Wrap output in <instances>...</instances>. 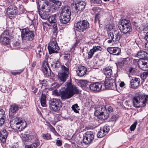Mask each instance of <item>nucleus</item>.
<instances>
[{
  "label": "nucleus",
  "mask_w": 148,
  "mask_h": 148,
  "mask_svg": "<svg viewBox=\"0 0 148 148\" xmlns=\"http://www.w3.org/2000/svg\"><path fill=\"white\" fill-rule=\"evenodd\" d=\"M87 71V69L86 67L84 66H80L78 67L76 72L78 76L82 77L86 74Z\"/></svg>",
  "instance_id": "23"
},
{
  "label": "nucleus",
  "mask_w": 148,
  "mask_h": 148,
  "mask_svg": "<svg viewBox=\"0 0 148 148\" xmlns=\"http://www.w3.org/2000/svg\"><path fill=\"white\" fill-rule=\"evenodd\" d=\"M102 130L106 135L109 131L110 129L108 126H105L102 129Z\"/></svg>",
  "instance_id": "46"
},
{
  "label": "nucleus",
  "mask_w": 148,
  "mask_h": 148,
  "mask_svg": "<svg viewBox=\"0 0 148 148\" xmlns=\"http://www.w3.org/2000/svg\"><path fill=\"white\" fill-rule=\"evenodd\" d=\"M21 136L22 139L24 143H25L26 144H27V143L30 141L31 140L35 139L36 138L35 136L24 134L22 135Z\"/></svg>",
  "instance_id": "19"
},
{
  "label": "nucleus",
  "mask_w": 148,
  "mask_h": 148,
  "mask_svg": "<svg viewBox=\"0 0 148 148\" xmlns=\"http://www.w3.org/2000/svg\"><path fill=\"white\" fill-rule=\"evenodd\" d=\"M7 135L8 133L5 129H2L0 132V140L3 144L5 142Z\"/></svg>",
  "instance_id": "24"
},
{
  "label": "nucleus",
  "mask_w": 148,
  "mask_h": 148,
  "mask_svg": "<svg viewBox=\"0 0 148 148\" xmlns=\"http://www.w3.org/2000/svg\"><path fill=\"white\" fill-rule=\"evenodd\" d=\"M113 111L112 108L110 106H108L101 114L97 116L98 118L99 119H106L109 117V114Z\"/></svg>",
  "instance_id": "12"
},
{
  "label": "nucleus",
  "mask_w": 148,
  "mask_h": 148,
  "mask_svg": "<svg viewBox=\"0 0 148 148\" xmlns=\"http://www.w3.org/2000/svg\"><path fill=\"white\" fill-rule=\"evenodd\" d=\"M148 99V95L145 96L139 95L134 97L133 99L134 106L136 108L143 107L145 106Z\"/></svg>",
  "instance_id": "4"
},
{
  "label": "nucleus",
  "mask_w": 148,
  "mask_h": 148,
  "mask_svg": "<svg viewBox=\"0 0 148 148\" xmlns=\"http://www.w3.org/2000/svg\"><path fill=\"white\" fill-rule=\"evenodd\" d=\"M53 25H52L53 26V29H54V31L53 32L54 33H57V27L56 23H53Z\"/></svg>",
  "instance_id": "49"
},
{
  "label": "nucleus",
  "mask_w": 148,
  "mask_h": 148,
  "mask_svg": "<svg viewBox=\"0 0 148 148\" xmlns=\"http://www.w3.org/2000/svg\"><path fill=\"white\" fill-rule=\"evenodd\" d=\"M137 56L141 59H147L148 58V54L143 50H140L138 52Z\"/></svg>",
  "instance_id": "26"
},
{
  "label": "nucleus",
  "mask_w": 148,
  "mask_h": 148,
  "mask_svg": "<svg viewBox=\"0 0 148 148\" xmlns=\"http://www.w3.org/2000/svg\"><path fill=\"white\" fill-rule=\"evenodd\" d=\"M118 26L120 31L114 30L112 32L108 33L109 40L107 41L109 43H112L115 45L119 43L121 38H126L129 36L132 29L129 20L123 19L119 22Z\"/></svg>",
  "instance_id": "1"
},
{
  "label": "nucleus",
  "mask_w": 148,
  "mask_h": 148,
  "mask_svg": "<svg viewBox=\"0 0 148 148\" xmlns=\"http://www.w3.org/2000/svg\"><path fill=\"white\" fill-rule=\"evenodd\" d=\"M49 128L51 130V131L54 133L55 134H57V133L56 132L55 128L53 127V126L51 125H50L49 126Z\"/></svg>",
  "instance_id": "55"
},
{
  "label": "nucleus",
  "mask_w": 148,
  "mask_h": 148,
  "mask_svg": "<svg viewBox=\"0 0 148 148\" xmlns=\"http://www.w3.org/2000/svg\"><path fill=\"white\" fill-rule=\"evenodd\" d=\"M92 49L95 52L101 51L103 50V48L100 45H94Z\"/></svg>",
  "instance_id": "37"
},
{
  "label": "nucleus",
  "mask_w": 148,
  "mask_h": 148,
  "mask_svg": "<svg viewBox=\"0 0 148 148\" xmlns=\"http://www.w3.org/2000/svg\"><path fill=\"white\" fill-rule=\"evenodd\" d=\"M62 72L58 74V79L62 83L65 82L67 78L68 77L69 70L68 67H66L65 66H61Z\"/></svg>",
  "instance_id": "11"
},
{
  "label": "nucleus",
  "mask_w": 148,
  "mask_h": 148,
  "mask_svg": "<svg viewBox=\"0 0 148 148\" xmlns=\"http://www.w3.org/2000/svg\"><path fill=\"white\" fill-rule=\"evenodd\" d=\"M70 16L61 15L60 17V20L61 23L65 24L68 23L70 20Z\"/></svg>",
  "instance_id": "31"
},
{
  "label": "nucleus",
  "mask_w": 148,
  "mask_h": 148,
  "mask_svg": "<svg viewBox=\"0 0 148 148\" xmlns=\"http://www.w3.org/2000/svg\"><path fill=\"white\" fill-rule=\"evenodd\" d=\"M20 108L18 105L16 104H13L10 106L9 110V115L10 116H13L16 112Z\"/></svg>",
  "instance_id": "18"
},
{
  "label": "nucleus",
  "mask_w": 148,
  "mask_h": 148,
  "mask_svg": "<svg viewBox=\"0 0 148 148\" xmlns=\"http://www.w3.org/2000/svg\"><path fill=\"white\" fill-rule=\"evenodd\" d=\"M130 58V59L129 60H131L132 61H133V63L134 64H136L137 63V64H138V60L137 59H133L132 58Z\"/></svg>",
  "instance_id": "57"
},
{
  "label": "nucleus",
  "mask_w": 148,
  "mask_h": 148,
  "mask_svg": "<svg viewBox=\"0 0 148 148\" xmlns=\"http://www.w3.org/2000/svg\"><path fill=\"white\" fill-rule=\"evenodd\" d=\"M71 14L70 8L68 6H64L62 8L60 15L70 16Z\"/></svg>",
  "instance_id": "27"
},
{
  "label": "nucleus",
  "mask_w": 148,
  "mask_h": 148,
  "mask_svg": "<svg viewBox=\"0 0 148 148\" xmlns=\"http://www.w3.org/2000/svg\"><path fill=\"white\" fill-rule=\"evenodd\" d=\"M137 123L136 121L135 122L134 124L132 125L130 127V130L131 131H134L135 129Z\"/></svg>",
  "instance_id": "47"
},
{
  "label": "nucleus",
  "mask_w": 148,
  "mask_h": 148,
  "mask_svg": "<svg viewBox=\"0 0 148 148\" xmlns=\"http://www.w3.org/2000/svg\"><path fill=\"white\" fill-rule=\"evenodd\" d=\"M6 12L9 16L16 14L17 13V8L15 6H10L7 9Z\"/></svg>",
  "instance_id": "22"
},
{
  "label": "nucleus",
  "mask_w": 148,
  "mask_h": 148,
  "mask_svg": "<svg viewBox=\"0 0 148 148\" xmlns=\"http://www.w3.org/2000/svg\"><path fill=\"white\" fill-rule=\"evenodd\" d=\"M78 42H76L74 44L72 48H74L78 44Z\"/></svg>",
  "instance_id": "64"
},
{
  "label": "nucleus",
  "mask_w": 148,
  "mask_h": 148,
  "mask_svg": "<svg viewBox=\"0 0 148 148\" xmlns=\"http://www.w3.org/2000/svg\"><path fill=\"white\" fill-rule=\"evenodd\" d=\"M120 86L121 87H123L125 85V83L123 82H121L120 84Z\"/></svg>",
  "instance_id": "63"
},
{
  "label": "nucleus",
  "mask_w": 148,
  "mask_h": 148,
  "mask_svg": "<svg viewBox=\"0 0 148 148\" xmlns=\"http://www.w3.org/2000/svg\"><path fill=\"white\" fill-rule=\"evenodd\" d=\"M102 3V1L101 0H96L95 4H99Z\"/></svg>",
  "instance_id": "62"
},
{
  "label": "nucleus",
  "mask_w": 148,
  "mask_h": 148,
  "mask_svg": "<svg viewBox=\"0 0 148 148\" xmlns=\"http://www.w3.org/2000/svg\"><path fill=\"white\" fill-rule=\"evenodd\" d=\"M48 1L47 0H38V9L40 17L42 19H47L50 15L51 8L48 7Z\"/></svg>",
  "instance_id": "2"
},
{
  "label": "nucleus",
  "mask_w": 148,
  "mask_h": 148,
  "mask_svg": "<svg viewBox=\"0 0 148 148\" xmlns=\"http://www.w3.org/2000/svg\"><path fill=\"white\" fill-rule=\"evenodd\" d=\"M0 117H5V112L2 109H0Z\"/></svg>",
  "instance_id": "51"
},
{
  "label": "nucleus",
  "mask_w": 148,
  "mask_h": 148,
  "mask_svg": "<svg viewBox=\"0 0 148 148\" xmlns=\"http://www.w3.org/2000/svg\"><path fill=\"white\" fill-rule=\"evenodd\" d=\"M41 70L44 74L45 77H48L51 74L50 69L49 68L48 63L44 62L41 67Z\"/></svg>",
  "instance_id": "14"
},
{
  "label": "nucleus",
  "mask_w": 148,
  "mask_h": 148,
  "mask_svg": "<svg viewBox=\"0 0 148 148\" xmlns=\"http://www.w3.org/2000/svg\"><path fill=\"white\" fill-rule=\"evenodd\" d=\"M145 49L146 50H148V42H146L145 44Z\"/></svg>",
  "instance_id": "60"
},
{
  "label": "nucleus",
  "mask_w": 148,
  "mask_h": 148,
  "mask_svg": "<svg viewBox=\"0 0 148 148\" xmlns=\"http://www.w3.org/2000/svg\"><path fill=\"white\" fill-rule=\"evenodd\" d=\"M56 144L58 146H60L62 145V141L60 140H57L56 142Z\"/></svg>",
  "instance_id": "56"
},
{
  "label": "nucleus",
  "mask_w": 148,
  "mask_h": 148,
  "mask_svg": "<svg viewBox=\"0 0 148 148\" xmlns=\"http://www.w3.org/2000/svg\"><path fill=\"white\" fill-rule=\"evenodd\" d=\"M71 108L72 110L74 111V112L76 113H79V106H78L77 104H75L73 105Z\"/></svg>",
  "instance_id": "38"
},
{
  "label": "nucleus",
  "mask_w": 148,
  "mask_h": 148,
  "mask_svg": "<svg viewBox=\"0 0 148 148\" xmlns=\"http://www.w3.org/2000/svg\"><path fill=\"white\" fill-rule=\"evenodd\" d=\"M47 48L50 54L58 52L60 48L58 45L56 38H53L52 39Z\"/></svg>",
  "instance_id": "8"
},
{
  "label": "nucleus",
  "mask_w": 148,
  "mask_h": 148,
  "mask_svg": "<svg viewBox=\"0 0 148 148\" xmlns=\"http://www.w3.org/2000/svg\"><path fill=\"white\" fill-rule=\"evenodd\" d=\"M138 66L142 70L146 71L148 70V63L144 59H140L138 61Z\"/></svg>",
  "instance_id": "15"
},
{
  "label": "nucleus",
  "mask_w": 148,
  "mask_h": 148,
  "mask_svg": "<svg viewBox=\"0 0 148 148\" xmlns=\"http://www.w3.org/2000/svg\"><path fill=\"white\" fill-rule=\"evenodd\" d=\"M140 82L139 78L133 77L130 82V87L131 88L136 89L138 86Z\"/></svg>",
  "instance_id": "20"
},
{
  "label": "nucleus",
  "mask_w": 148,
  "mask_h": 148,
  "mask_svg": "<svg viewBox=\"0 0 148 148\" xmlns=\"http://www.w3.org/2000/svg\"><path fill=\"white\" fill-rule=\"evenodd\" d=\"M9 34L7 30L5 31L2 33L0 36V38H9Z\"/></svg>",
  "instance_id": "39"
},
{
  "label": "nucleus",
  "mask_w": 148,
  "mask_h": 148,
  "mask_svg": "<svg viewBox=\"0 0 148 148\" xmlns=\"http://www.w3.org/2000/svg\"><path fill=\"white\" fill-rule=\"evenodd\" d=\"M148 76V72H144L141 74L140 77L142 80V83H143L145 81V79Z\"/></svg>",
  "instance_id": "36"
},
{
  "label": "nucleus",
  "mask_w": 148,
  "mask_h": 148,
  "mask_svg": "<svg viewBox=\"0 0 148 148\" xmlns=\"http://www.w3.org/2000/svg\"><path fill=\"white\" fill-rule=\"evenodd\" d=\"M14 123V128L20 131L25 129L27 125V123L25 121L23 120L21 118L18 117L12 120L11 123Z\"/></svg>",
  "instance_id": "6"
},
{
  "label": "nucleus",
  "mask_w": 148,
  "mask_h": 148,
  "mask_svg": "<svg viewBox=\"0 0 148 148\" xmlns=\"http://www.w3.org/2000/svg\"><path fill=\"white\" fill-rule=\"evenodd\" d=\"M38 146V144L35 143L30 145L26 146L25 148H36Z\"/></svg>",
  "instance_id": "44"
},
{
  "label": "nucleus",
  "mask_w": 148,
  "mask_h": 148,
  "mask_svg": "<svg viewBox=\"0 0 148 148\" xmlns=\"http://www.w3.org/2000/svg\"><path fill=\"white\" fill-rule=\"evenodd\" d=\"M42 136L43 139L47 140H49L51 139V135L49 133L46 134H42Z\"/></svg>",
  "instance_id": "41"
},
{
  "label": "nucleus",
  "mask_w": 148,
  "mask_h": 148,
  "mask_svg": "<svg viewBox=\"0 0 148 148\" xmlns=\"http://www.w3.org/2000/svg\"><path fill=\"white\" fill-rule=\"evenodd\" d=\"M89 27V23L86 20L78 22L76 24V30L79 32H84Z\"/></svg>",
  "instance_id": "9"
},
{
  "label": "nucleus",
  "mask_w": 148,
  "mask_h": 148,
  "mask_svg": "<svg viewBox=\"0 0 148 148\" xmlns=\"http://www.w3.org/2000/svg\"><path fill=\"white\" fill-rule=\"evenodd\" d=\"M0 42L3 45H8L9 44L10 40L9 38H0Z\"/></svg>",
  "instance_id": "34"
},
{
  "label": "nucleus",
  "mask_w": 148,
  "mask_h": 148,
  "mask_svg": "<svg viewBox=\"0 0 148 148\" xmlns=\"http://www.w3.org/2000/svg\"><path fill=\"white\" fill-rule=\"evenodd\" d=\"M103 84L99 82H95L90 84L89 88L92 91H99L100 90H103L104 88H102Z\"/></svg>",
  "instance_id": "13"
},
{
  "label": "nucleus",
  "mask_w": 148,
  "mask_h": 148,
  "mask_svg": "<svg viewBox=\"0 0 148 148\" xmlns=\"http://www.w3.org/2000/svg\"><path fill=\"white\" fill-rule=\"evenodd\" d=\"M53 87L55 88H58L60 86V85L58 84H55L53 85Z\"/></svg>",
  "instance_id": "58"
},
{
  "label": "nucleus",
  "mask_w": 148,
  "mask_h": 148,
  "mask_svg": "<svg viewBox=\"0 0 148 148\" xmlns=\"http://www.w3.org/2000/svg\"><path fill=\"white\" fill-rule=\"evenodd\" d=\"M100 18L99 14H97L95 16V22H97V21L99 22V19Z\"/></svg>",
  "instance_id": "54"
},
{
  "label": "nucleus",
  "mask_w": 148,
  "mask_h": 148,
  "mask_svg": "<svg viewBox=\"0 0 148 148\" xmlns=\"http://www.w3.org/2000/svg\"><path fill=\"white\" fill-rule=\"evenodd\" d=\"M94 138V134L91 131L87 132L84 135L83 142L86 145L90 144Z\"/></svg>",
  "instance_id": "10"
},
{
  "label": "nucleus",
  "mask_w": 148,
  "mask_h": 148,
  "mask_svg": "<svg viewBox=\"0 0 148 148\" xmlns=\"http://www.w3.org/2000/svg\"><path fill=\"white\" fill-rule=\"evenodd\" d=\"M130 59L129 58H121L119 59L117 63H116L117 67L121 68L122 67L126 61Z\"/></svg>",
  "instance_id": "30"
},
{
  "label": "nucleus",
  "mask_w": 148,
  "mask_h": 148,
  "mask_svg": "<svg viewBox=\"0 0 148 148\" xmlns=\"http://www.w3.org/2000/svg\"><path fill=\"white\" fill-rule=\"evenodd\" d=\"M46 96L45 95L42 94L40 98V103L41 106L43 107H46L47 106L46 104Z\"/></svg>",
  "instance_id": "33"
},
{
  "label": "nucleus",
  "mask_w": 148,
  "mask_h": 148,
  "mask_svg": "<svg viewBox=\"0 0 148 148\" xmlns=\"http://www.w3.org/2000/svg\"><path fill=\"white\" fill-rule=\"evenodd\" d=\"M11 45L15 49L19 47V43L16 41H12L11 43Z\"/></svg>",
  "instance_id": "40"
},
{
  "label": "nucleus",
  "mask_w": 148,
  "mask_h": 148,
  "mask_svg": "<svg viewBox=\"0 0 148 148\" xmlns=\"http://www.w3.org/2000/svg\"><path fill=\"white\" fill-rule=\"evenodd\" d=\"M90 83L87 81L84 80H80L79 82V85L83 89L86 90L89 87L90 84Z\"/></svg>",
  "instance_id": "28"
},
{
  "label": "nucleus",
  "mask_w": 148,
  "mask_h": 148,
  "mask_svg": "<svg viewBox=\"0 0 148 148\" xmlns=\"http://www.w3.org/2000/svg\"><path fill=\"white\" fill-rule=\"evenodd\" d=\"M23 71V70H19L18 72H11V73L12 75H17L20 74V73Z\"/></svg>",
  "instance_id": "53"
},
{
  "label": "nucleus",
  "mask_w": 148,
  "mask_h": 148,
  "mask_svg": "<svg viewBox=\"0 0 148 148\" xmlns=\"http://www.w3.org/2000/svg\"><path fill=\"white\" fill-rule=\"evenodd\" d=\"M115 83H113V81L111 82V81L109 80H107L104 82V84L103 85L106 89H113L114 88V86H115Z\"/></svg>",
  "instance_id": "25"
},
{
  "label": "nucleus",
  "mask_w": 148,
  "mask_h": 148,
  "mask_svg": "<svg viewBox=\"0 0 148 148\" xmlns=\"http://www.w3.org/2000/svg\"><path fill=\"white\" fill-rule=\"evenodd\" d=\"M107 50L110 54L118 56L121 53L120 49L117 47H108Z\"/></svg>",
  "instance_id": "17"
},
{
  "label": "nucleus",
  "mask_w": 148,
  "mask_h": 148,
  "mask_svg": "<svg viewBox=\"0 0 148 148\" xmlns=\"http://www.w3.org/2000/svg\"><path fill=\"white\" fill-rule=\"evenodd\" d=\"M144 38L145 40H146L148 42V32L146 33Z\"/></svg>",
  "instance_id": "61"
},
{
  "label": "nucleus",
  "mask_w": 148,
  "mask_h": 148,
  "mask_svg": "<svg viewBox=\"0 0 148 148\" xmlns=\"http://www.w3.org/2000/svg\"><path fill=\"white\" fill-rule=\"evenodd\" d=\"M86 5L85 2L83 1H80L76 3L75 10H76V11H76V12L78 13V11L80 12L83 11Z\"/></svg>",
  "instance_id": "21"
},
{
  "label": "nucleus",
  "mask_w": 148,
  "mask_h": 148,
  "mask_svg": "<svg viewBox=\"0 0 148 148\" xmlns=\"http://www.w3.org/2000/svg\"><path fill=\"white\" fill-rule=\"evenodd\" d=\"M52 2L54 3V4H53L52 5H53V6H55L56 5L58 6H60L61 5V3L59 1H56L55 0H53Z\"/></svg>",
  "instance_id": "52"
},
{
  "label": "nucleus",
  "mask_w": 148,
  "mask_h": 148,
  "mask_svg": "<svg viewBox=\"0 0 148 148\" xmlns=\"http://www.w3.org/2000/svg\"><path fill=\"white\" fill-rule=\"evenodd\" d=\"M64 66L63 65H61L60 63L59 62L57 61L54 63V67L56 68H58L61 67V66Z\"/></svg>",
  "instance_id": "48"
},
{
  "label": "nucleus",
  "mask_w": 148,
  "mask_h": 148,
  "mask_svg": "<svg viewBox=\"0 0 148 148\" xmlns=\"http://www.w3.org/2000/svg\"><path fill=\"white\" fill-rule=\"evenodd\" d=\"M102 71L106 77L108 78L112 75V72L111 67L108 66L103 68Z\"/></svg>",
  "instance_id": "29"
},
{
  "label": "nucleus",
  "mask_w": 148,
  "mask_h": 148,
  "mask_svg": "<svg viewBox=\"0 0 148 148\" xmlns=\"http://www.w3.org/2000/svg\"><path fill=\"white\" fill-rule=\"evenodd\" d=\"M48 22L51 24L53 23H56L57 22L56 16V15H51L49 16L47 18Z\"/></svg>",
  "instance_id": "32"
},
{
  "label": "nucleus",
  "mask_w": 148,
  "mask_h": 148,
  "mask_svg": "<svg viewBox=\"0 0 148 148\" xmlns=\"http://www.w3.org/2000/svg\"><path fill=\"white\" fill-rule=\"evenodd\" d=\"M100 9V8L99 7H95L93 8L92 9V10L94 12H95L98 10Z\"/></svg>",
  "instance_id": "59"
},
{
  "label": "nucleus",
  "mask_w": 148,
  "mask_h": 148,
  "mask_svg": "<svg viewBox=\"0 0 148 148\" xmlns=\"http://www.w3.org/2000/svg\"><path fill=\"white\" fill-rule=\"evenodd\" d=\"M67 88L60 92L61 98L62 100H66L72 97L75 94L79 93L77 87L72 85L70 83H66Z\"/></svg>",
  "instance_id": "3"
},
{
  "label": "nucleus",
  "mask_w": 148,
  "mask_h": 148,
  "mask_svg": "<svg viewBox=\"0 0 148 148\" xmlns=\"http://www.w3.org/2000/svg\"><path fill=\"white\" fill-rule=\"evenodd\" d=\"M36 52L39 57H40L42 54L43 53L42 49L40 45H39L36 50Z\"/></svg>",
  "instance_id": "35"
},
{
  "label": "nucleus",
  "mask_w": 148,
  "mask_h": 148,
  "mask_svg": "<svg viewBox=\"0 0 148 148\" xmlns=\"http://www.w3.org/2000/svg\"><path fill=\"white\" fill-rule=\"evenodd\" d=\"M50 108L54 112H58L62 107V103L60 100L56 99H51L49 102Z\"/></svg>",
  "instance_id": "7"
},
{
  "label": "nucleus",
  "mask_w": 148,
  "mask_h": 148,
  "mask_svg": "<svg viewBox=\"0 0 148 148\" xmlns=\"http://www.w3.org/2000/svg\"><path fill=\"white\" fill-rule=\"evenodd\" d=\"M106 135V134L103 132L102 130V129H101L100 131H99L97 133V136L98 138H101Z\"/></svg>",
  "instance_id": "43"
},
{
  "label": "nucleus",
  "mask_w": 148,
  "mask_h": 148,
  "mask_svg": "<svg viewBox=\"0 0 148 148\" xmlns=\"http://www.w3.org/2000/svg\"><path fill=\"white\" fill-rule=\"evenodd\" d=\"M21 36L23 42H30L34 40L35 36L34 31L30 30L28 28L22 29Z\"/></svg>",
  "instance_id": "5"
},
{
  "label": "nucleus",
  "mask_w": 148,
  "mask_h": 148,
  "mask_svg": "<svg viewBox=\"0 0 148 148\" xmlns=\"http://www.w3.org/2000/svg\"><path fill=\"white\" fill-rule=\"evenodd\" d=\"M106 108V107H105L104 106L102 105H96L95 107V110L94 114L95 115L97 116L99 114H101Z\"/></svg>",
  "instance_id": "16"
},
{
  "label": "nucleus",
  "mask_w": 148,
  "mask_h": 148,
  "mask_svg": "<svg viewBox=\"0 0 148 148\" xmlns=\"http://www.w3.org/2000/svg\"><path fill=\"white\" fill-rule=\"evenodd\" d=\"M135 71V69L132 67L129 68L128 70L127 71V73L129 75H133Z\"/></svg>",
  "instance_id": "45"
},
{
  "label": "nucleus",
  "mask_w": 148,
  "mask_h": 148,
  "mask_svg": "<svg viewBox=\"0 0 148 148\" xmlns=\"http://www.w3.org/2000/svg\"><path fill=\"white\" fill-rule=\"evenodd\" d=\"M5 117H0V126H2L4 124Z\"/></svg>",
  "instance_id": "50"
},
{
  "label": "nucleus",
  "mask_w": 148,
  "mask_h": 148,
  "mask_svg": "<svg viewBox=\"0 0 148 148\" xmlns=\"http://www.w3.org/2000/svg\"><path fill=\"white\" fill-rule=\"evenodd\" d=\"M95 52L92 49H91L88 52V59H90L91 58Z\"/></svg>",
  "instance_id": "42"
}]
</instances>
